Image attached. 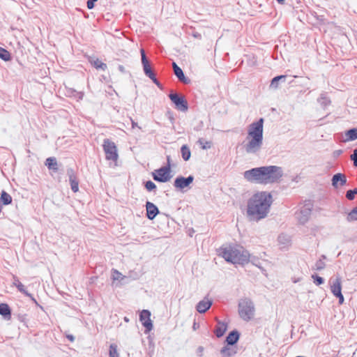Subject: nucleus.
I'll return each mask as SVG.
<instances>
[{"label":"nucleus","instance_id":"41","mask_svg":"<svg viewBox=\"0 0 357 357\" xmlns=\"http://www.w3.org/2000/svg\"><path fill=\"white\" fill-rule=\"evenodd\" d=\"M116 157H117L116 153L115 152H114V151H113V155H112L113 160H114V159H116Z\"/></svg>","mask_w":357,"mask_h":357},{"label":"nucleus","instance_id":"38","mask_svg":"<svg viewBox=\"0 0 357 357\" xmlns=\"http://www.w3.org/2000/svg\"><path fill=\"white\" fill-rule=\"evenodd\" d=\"M108 354L109 357H112V344L109 346Z\"/></svg>","mask_w":357,"mask_h":357},{"label":"nucleus","instance_id":"20","mask_svg":"<svg viewBox=\"0 0 357 357\" xmlns=\"http://www.w3.org/2000/svg\"><path fill=\"white\" fill-rule=\"evenodd\" d=\"M345 139L344 142H349L357 139V128L348 130L345 132Z\"/></svg>","mask_w":357,"mask_h":357},{"label":"nucleus","instance_id":"9","mask_svg":"<svg viewBox=\"0 0 357 357\" xmlns=\"http://www.w3.org/2000/svg\"><path fill=\"white\" fill-rule=\"evenodd\" d=\"M151 312L148 310H143L139 314V321L145 328L146 333H149L153 329V323L151 319Z\"/></svg>","mask_w":357,"mask_h":357},{"label":"nucleus","instance_id":"1","mask_svg":"<svg viewBox=\"0 0 357 357\" xmlns=\"http://www.w3.org/2000/svg\"><path fill=\"white\" fill-rule=\"evenodd\" d=\"M272 202L271 193L267 192L255 193L248 202V215L257 220L265 218L269 211Z\"/></svg>","mask_w":357,"mask_h":357},{"label":"nucleus","instance_id":"6","mask_svg":"<svg viewBox=\"0 0 357 357\" xmlns=\"http://www.w3.org/2000/svg\"><path fill=\"white\" fill-rule=\"evenodd\" d=\"M238 312L243 319L248 321L253 317L254 307L251 303L248 301H243L239 304Z\"/></svg>","mask_w":357,"mask_h":357},{"label":"nucleus","instance_id":"24","mask_svg":"<svg viewBox=\"0 0 357 357\" xmlns=\"http://www.w3.org/2000/svg\"><path fill=\"white\" fill-rule=\"evenodd\" d=\"M12 197L5 191H3L0 197V203L1 202L3 205L10 204L12 202Z\"/></svg>","mask_w":357,"mask_h":357},{"label":"nucleus","instance_id":"37","mask_svg":"<svg viewBox=\"0 0 357 357\" xmlns=\"http://www.w3.org/2000/svg\"><path fill=\"white\" fill-rule=\"evenodd\" d=\"M67 338L70 341L73 342L75 340V337L73 335H68Z\"/></svg>","mask_w":357,"mask_h":357},{"label":"nucleus","instance_id":"15","mask_svg":"<svg viewBox=\"0 0 357 357\" xmlns=\"http://www.w3.org/2000/svg\"><path fill=\"white\" fill-rule=\"evenodd\" d=\"M211 300L205 298L197 303L196 309L199 313H204L211 307Z\"/></svg>","mask_w":357,"mask_h":357},{"label":"nucleus","instance_id":"23","mask_svg":"<svg viewBox=\"0 0 357 357\" xmlns=\"http://www.w3.org/2000/svg\"><path fill=\"white\" fill-rule=\"evenodd\" d=\"M238 333L236 331H232L227 337L226 341L228 343V344L233 345L238 341Z\"/></svg>","mask_w":357,"mask_h":357},{"label":"nucleus","instance_id":"19","mask_svg":"<svg viewBox=\"0 0 357 357\" xmlns=\"http://www.w3.org/2000/svg\"><path fill=\"white\" fill-rule=\"evenodd\" d=\"M174 74L178 78V79L184 83H188V80L185 77L183 70L179 68L176 63H172Z\"/></svg>","mask_w":357,"mask_h":357},{"label":"nucleus","instance_id":"31","mask_svg":"<svg viewBox=\"0 0 357 357\" xmlns=\"http://www.w3.org/2000/svg\"><path fill=\"white\" fill-rule=\"evenodd\" d=\"M221 353L224 357H229L233 355L235 351L234 349H231L229 347H225L222 349Z\"/></svg>","mask_w":357,"mask_h":357},{"label":"nucleus","instance_id":"4","mask_svg":"<svg viewBox=\"0 0 357 357\" xmlns=\"http://www.w3.org/2000/svg\"><path fill=\"white\" fill-rule=\"evenodd\" d=\"M219 255L233 264H244L249 261L248 252L238 245H229L219 250Z\"/></svg>","mask_w":357,"mask_h":357},{"label":"nucleus","instance_id":"8","mask_svg":"<svg viewBox=\"0 0 357 357\" xmlns=\"http://www.w3.org/2000/svg\"><path fill=\"white\" fill-rule=\"evenodd\" d=\"M170 100L175 105V107L180 111L185 112L188 110V102L184 96H179L177 93H170L169 95Z\"/></svg>","mask_w":357,"mask_h":357},{"label":"nucleus","instance_id":"34","mask_svg":"<svg viewBox=\"0 0 357 357\" xmlns=\"http://www.w3.org/2000/svg\"><path fill=\"white\" fill-rule=\"evenodd\" d=\"M145 187H146V188L147 189V190H149V191H151V190H153L155 189L156 185H155V184L153 182H152L151 181H147V182L146 183V184H145Z\"/></svg>","mask_w":357,"mask_h":357},{"label":"nucleus","instance_id":"16","mask_svg":"<svg viewBox=\"0 0 357 357\" xmlns=\"http://www.w3.org/2000/svg\"><path fill=\"white\" fill-rule=\"evenodd\" d=\"M13 285L15 286L21 293L31 298V299L36 302V300L33 298L32 295L25 289L24 286L16 276H13Z\"/></svg>","mask_w":357,"mask_h":357},{"label":"nucleus","instance_id":"30","mask_svg":"<svg viewBox=\"0 0 357 357\" xmlns=\"http://www.w3.org/2000/svg\"><path fill=\"white\" fill-rule=\"evenodd\" d=\"M347 219L350 222L357 221V206L349 213Z\"/></svg>","mask_w":357,"mask_h":357},{"label":"nucleus","instance_id":"22","mask_svg":"<svg viewBox=\"0 0 357 357\" xmlns=\"http://www.w3.org/2000/svg\"><path fill=\"white\" fill-rule=\"evenodd\" d=\"M0 314L3 316L5 318L8 317L10 318L11 311L10 307L6 303H1L0 304Z\"/></svg>","mask_w":357,"mask_h":357},{"label":"nucleus","instance_id":"12","mask_svg":"<svg viewBox=\"0 0 357 357\" xmlns=\"http://www.w3.org/2000/svg\"><path fill=\"white\" fill-rule=\"evenodd\" d=\"M193 179V176H190L188 178L178 177L174 181V186L179 189H183L192 183Z\"/></svg>","mask_w":357,"mask_h":357},{"label":"nucleus","instance_id":"7","mask_svg":"<svg viewBox=\"0 0 357 357\" xmlns=\"http://www.w3.org/2000/svg\"><path fill=\"white\" fill-rule=\"evenodd\" d=\"M140 53L142 56V63L143 65V69L145 75L148 76L155 84L158 86L159 82L156 79L155 74L152 72L151 65L146 56L144 49H141Z\"/></svg>","mask_w":357,"mask_h":357},{"label":"nucleus","instance_id":"5","mask_svg":"<svg viewBox=\"0 0 357 357\" xmlns=\"http://www.w3.org/2000/svg\"><path fill=\"white\" fill-rule=\"evenodd\" d=\"M153 178L155 181L165 183L170 180L171 168H170V158L167 157V166L161 167L155 170L152 173Z\"/></svg>","mask_w":357,"mask_h":357},{"label":"nucleus","instance_id":"42","mask_svg":"<svg viewBox=\"0 0 357 357\" xmlns=\"http://www.w3.org/2000/svg\"><path fill=\"white\" fill-rule=\"evenodd\" d=\"M277 1L280 4H284V0H277Z\"/></svg>","mask_w":357,"mask_h":357},{"label":"nucleus","instance_id":"26","mask_svg":"<svg viewBox=\"0 0 357 357\" xmlns=\"http://www.w3.org/2000/svg\"><path fill=\"white\" fill-rule=\"evenodd\" d=\"M198 144L200 145L202 149H211L213 144L211 141H208L203 138H200L198 140Z\"/></svg>","mask_w":357,"mask_h":357},{"label":"nucleus","instance_id":"10","mask_svg":"<svg viewBox=\"0 0 357 357\" xmlns=\"http://www.w3.org/2000/svg\"><path fill=\"white\" fill-rule=\"evenodd\" d=\"M331 289L333 294L339 298V303H344V296L342 294V281L340 278H337L331 286Z\"/></svg>","mask_w":357,"mask_h":357},{"label":"nucleus","instance_id":"33","mask_svg":"<svg viewBox=\"0 0 357 357\" xmlns=\"http://www.w3.org/2000/svg\"><path fill=\"white\" fill-rule=\"evenodd\" d=\"M312 278L314 280V282L316 284V285L319 286L324 283V280L321 277L317 275H312Z\"/></svg>","mask_w":357,"mask_h":357},{"label":"nucleus","instance_id":"2","mask_svg":"<svg viewBox=\"0 0 357 357\" xmlns=\"http://www.w3.org/2000/svg\"><path fill=\"white\" fill-rule=\"evenodd\" d=\"M282 176V169L277 166L253 168L245 171L244 177L248 181L267 184L278 181Z\"/></svg>","mask_w":357,"mask_h":357},{"label":"nucleus","instance_id":"3","mask_svg":"<svg viewBox=\"0 0 357 357\" xmlns=\"http://www.w3.org/2000/svg\"><path fill=\"white\" fill-rule=\"evenodd\" d=\"M263 124L264 119H260L249 126L248 135L243 143V147L247 153H254L261 149L263 144Z\"/></svg>","mask_w":357,"mask_h":357},{"label":"nucleus","instance_id":"21","mask_svg":"<svg viewBox=\"0 0 357 357\" xmlns=\"http://www.w3.org/2000/svg\"><path fill=\"white\" fill-rule=\"evenodd\" d=\"M227 331V325L221 321H218L216 328L215 330V334L218 337H222Z\"/></svg>","mask_w":357,"mask_h":357},{"label":"nucleus","instance_id":"18","mask_svg":"<svg viewBox=\"0 0 357 357\" xmlns=\"http://www.w3.org/2000/svg\"><path fill=\"white\" fill-rule=\"evenodd\" d=\"M102 146L106 159L108 160H112V142L109 139H105Z\"/></svg>","mask_w":357,"mask_h":357},{"label":"nucleus","instance_id":"36","mask_svg":"<svg viewBox=\"0 0 357 357\" xmlns=\"http://www.w3.org/2000/svg\"><path fill=\"white\" fill-rule=\"evenodd\" d=\"M98 0H88L86 2L87 8L89 9H92L94 7V3Z\"/></svg>","mask_w":357,"mask_h":357},{"label":"nucleus","instance_id":"35","mask_svg":"<svg viewBox=\"0 0 357 357\" xmlns=\"http://www.w3.org/2000/svg\"><path fill=\"white\" fill-rule=\"evenodd\" d=\"M351 160L354 161V165L357 167V149H354V153L350 156Z\"/></svg>","mask_w":357,"mask_h":357},{"label":"nucleus","instance_id":"39","mask_svg":"<svg viewBox=\"0 0 357 357\" xmlns=\"http://www.w3.org/2000/svg\"><path fill=\"white\" fill-rule=\"evenodd\" d=\"M114 273H116V272H113V275H112V278H113V280H117L119 279V276H115ZM116 274H119V273L116 272Z\"/></svg>","mask_w":357,"mask_h":357},{"label":"nucleus","instance_id":"29","mask_svg":"<svg viewBox=\"0 0 357 357\" xmlns=\"http://www.w3.org/2000/svg\"><path fill=\"white\" fill-rule=\"evenodd\" d=\"M285 75H280L274 77L271 83V87L277 89L278 87V82L280 79H284Z\"/></svg>","mask_w":357,"mask_h":357},{"label":"nucleus","instance_id":"14","mask_svg":"<svg viewBox=\"0 0 357 357\" xmlns=\"http://www.w3.org/2000/svg\"><path fill=\"white\" fill-rule=\"evenodd\" d=\"M347 183L346 176L343 174L338 173L335 174L332 178V184L335 188H338L339 186H343Z\"/></svg>","mask_w":357,"mask_h":357},{"label":"nucleus","instance_id":"43","mask_svg":"<svg viewBox=\"0 0 357 357\" xmlns=\"http://www.w3.org/2000/svg\"><path fill=\"white\" fill-rule=\"evenodd\" d=\"M322 268V267H317L316 269L317 270H321Z\"/></svg>","mask_w":357,"mask_h":357},{"label":"nucleus","instance_id":"27","mask_svg":"<svg viewBox=\"0 0 357 357\" xmlns=\"http://www.w3.org/2000/svg\"><path fill=\"white\" fill-rule=\"evenodd\" d=\"M0 58L5 61H8L10 59V54L6 49L0 47Z\"/></svg>","mask_w":357,"mask_h":357},{"label":"nucleus","instance_id":"11","mask_svg":"<svg viewBox=\"0 0 357 357\" xmlns=\"http://www.w3.org/2000/svg\"><path fill=\"white\" fill-rule=\"evenodd\" d=\"M67 175L69 177L70 188L74 192L79 190V181L75 175V171L72 168L67 169Z\"/></svg>","mask_w":357,"mask_h":357},{"label":"nucleus","instance_id":"13","mask_svg":"<svg viewBox=\"0 0 357 357\" xmlns=\"http://www.w3.org/2000/svg\"><path fill=\"white\" fill-rule=\"evenodd\" d=\"M146 215L149 220H153L155 216L159 213L158 207L150 202L146 204Z\"/></svg>","mask_w":357,"mask_h":357},{"label":"nucleus","instance_id":"32","mask_svg":"<svg viewBox=\"0 0 357 357\" xmlns=\"http://www.w3.org/2000/svg\"><path fill=\"white\" fill-rule=\"evenodd\" d=\"M355 195H357V188H354V190H350L347 192L346 197L349 200L354 199Z\"/></svg>","mask_w":357,"mask_h":357},{"label":"nucleus","instance_id":"25","mask_svg":"<svg viewBox=\"0 0 357 357\" xmlns=\"http://www.w3.org/2000/svg\"><path fill=\"white\" fill-rule=\"evenodd\" d=\"M182 158L184 160L187 161L191 156V152L189 147L187 145H183L181 149Z\"/></svg>","mask_w":357,"mask_h":357},{"label":"nucleus","instance_id":"28","mask_svg":"<svg viewBox=\"0 0 357 357\" xmlns=\"http://www.w3.org/2000/svg\"><path fill=\"white\" fill-rule=\"evenodd\" d=\"M92 65L96 68V69H102L105 70L107 68V65L104 63H102L99 59L93 60V61H91Z\"/></svg>","mask_w":357,"mask_h":357},{"label":"nucleus","instance_id":"40","mask_svg":"<svg viewBox=\"0 0 357 357\" xmlns=\"http://www.w3.org/2000/svg\"><path fill=\"white\" fill-rule=\"evenodd\" d=\"M119 70L122 73L125 72V68L123 66H119Z\"/></svg>","mask_w":357,"mask_h":357},{"label":"nucleus","instance_id":"17","mask_svg":"<svg viewBox=\"0 0 357 357\" xmlns=\"http://www.w3.org/2000/svg\"><path fill=\"white\" fill-rule=\"evenodd\" d=\"M45 165L50 170H53L54 172L58 171V163L56 158L50 157L46 159Z\"/></svg>","mask_w":357,"mask_h":357}]
</instances>
